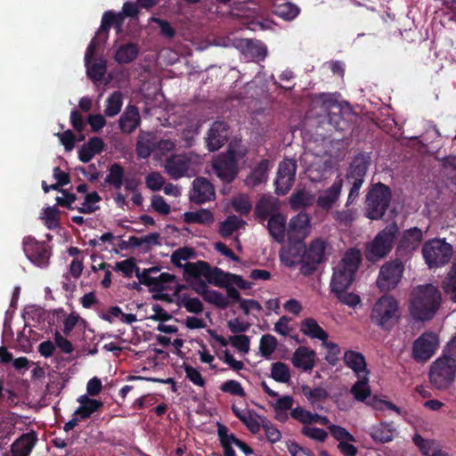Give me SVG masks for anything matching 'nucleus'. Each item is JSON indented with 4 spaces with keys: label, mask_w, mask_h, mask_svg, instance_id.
I'll return each instance as SVG.
<instances>
[{
    "label": "nucleus",
    "mask_w": 456,
    "mask_h": 456,
    "mask_svg": "<svg viewBox=\"0 0 456 456\" xmlns=\"http://www.w3.org/2000/svg\"><path fill=\"white\" fill-rule=\"evenodd\" d=\"M442 294L433 284L415 287L410 297L409 312L417 322H428L434 318L441 306Z\"/></svg>",
    "instance_id": "f257e3e1"
},
{
    "label": "nucleus",
    "mask_w": 456,
    "mask_h": 456,
    "mask_svg": "<svg viewBox=\"0 0 456 456\" xmlns=\"http://www.w3.org/2000/svg\"><path fill=\"white\" fill-rule=\"evenodd\" d=\"M362 256L360 249H347L341 261L334 268L330 290H347L355 279L356 272L362 263Z\"/></svg>",
    "instance_id": "f03ea898"
},
{
    "label": "nucleus",
    "mask_w": 456,
    "mask_h": 456,
    "mask_svg": "<svg viewBox=\"0 0 456 456\" xmlns=\"http://www.w3.org/2000/svg\"><path fill=\"white\" fill-rule=\"evenodd\" d=\"M370 320L383 331H391L401 320L398 300L392 295L381 296L371 308Z\"/></svg>",
    "instance_id": "7ed1b4c3"
},
{
    "label": "nucleus",
    "mask_w": 456,
    "mask_h": 456,
    "mask_svg": "<svg viewBox=\"0 0 456 456\" xmlns=\"http://www.w3.org/2000/svg\"><path fill=\"white\" fill-rule=\"evenodd\" d=\"M400 230L396 223L387 224L366 245L364 256L367 261L375 263L386 257L393 249Z\"/></svg>",
    "instance_id": "20e7f679"
},
{
    "label": "nucleus",
    "mask_w": 456,
    "mask_h": 456,
    "mask_svg": "<svg viewBox=\"0 0 456 456\" xmlns=\"http://www.w3.org/2000/svg\"><path fill=\"white\" fill-rule=\"evenodd\" d=\"M392 198L389 186L379 182L370 185L365 198L366 216L371 220L383 217Z\"/></svg>",
    "instance_id": "39448f33"
},
{
    "label": "nucleus",
    "mask_w": 456,
    "mask_h": 456,
    "mask_svg": "<svg viewBox=\"0 0 456 456\" xmlns=\"http://www.w3.org/2000/svg\"><path fill=\"white\" fill-rule=\"evenodd\" d=\"M231 274L218 267H212L208 262L202 260L189 263L185 266L186 281H191V278L204 277L208 283L223 289L231 283L229 276Z\"/></svg>",
    "instance_id": "423d86ee"
},
{
    "label": "nucleus",
    "mask_w": 456,
    "mask_h": 456,
    "mask_svg": "<svg viewBox=\"0 0 456 456\" xmlns=\"http://www.w3.org/2000/svg\"><path fill=\"white\" fill-rule=\"evenodd\" d=\"M422 255L429 268L442 267L452 259L453 248L445 239L436 238L424 243Z\"/></svg>",
    "instance_id": "0eeeda50"
},
{
    "label": "nucleus",
    "mask_w": 456,
    "mask_h": 456,
    "mask_svg": "<svg viewBox=\"0 0 456 456\" xmlns=\"http://www.w3.org/2000/svg\"><path fill=\"white\" fill-rule=\"evenodd\" d=\"M456 362L441 355L430 366L429 380L439 390L447 389L454 382Z\"/></svg>",
    "instance_id": "6e6552de"
},
{
    "label": "nucleus",
    "mask_w": 456,
    "mask_h": 456,
    "mask_svg": "<svg viewBox=\"0 0 456 456\" xmlns=\"http://www.w3.org/2000/svg\"><path fill=\"white\" fill-rule=\"evenodd\" d=\"M326 241L321 238L313 240L307 247L305 245V262L300 266V273L304 276L312 275L317 270L318 265L326 261Z\"/></svg>",
    "instance_id": "1a4fd4ad"
},
{
    "label": "nucleus",
    "mask_w": 456,
    "mask_h": 456,
    "mask_svg": "<svg viewBox=\"0 0 456 456\" xmlns=\"http://www.w3.org/2000/svg\"><path fill=\"white\" fill-rule=\"evenodd\" d=\"M404 265L401 258L387 262L379 270L377 280L378 287L381 291H389L394 289L400 282Z\"/></svg>",
    "instance_id": "9d476101"
},
{
    "label": "nucleus",
    "mask_w": 456,
    "mask_h": 456,
    "mask_svg": "<svg viewBox=\"0 0 456 456\" xmlns=\"http://www.w3.org/2000/svg\"><path fill=\"white\" fill-rule=\"evenodd\" d=\"M22 245L26 256L35 265L44 268L49 265L51 251L45 241L27 236L23 239Z\"/></svg>",
    "instance_id": "9b49d317"
},
{
    "label": "nucleus",
    "mask_w": 456,
    "mask_h": 456,
    "mask_svg": "<svg viewBox=\"0 0 456 456\" xmlns=\"http://www.w3.org/2000/svg\"><path fill=\"white\" fill-rule=\"evenodd\" d=\"M438 346V336L433 332H425L413 342L412 357L417 362H427L434 355Z\"/></svg>",
    "instance_id": "f8f14e48"
},
{
    "label": "nucleus",
    "mask_w": 456,
    "mask_h": 456,
    "mask_svg": "<svg viewBox=\"0 0 456 456\" xmlns=\"http://www.w3.org/2000/svg\"><path fill=\"white\" fill-rule=\"evenodd\" d=\"M423 240V231L418 227L404 230L397 243L395 254L399 258L409 256L415 251Z\"/></svg>",
    "instance_id": "ddd939ff"
},
{
    "label": "nucleus",
    "mask_w": 456,
    "mask_h": 456,
    "mask_svg": "<svg viewBox=\"0 0 456 456\" xmlns=\"http://www.w3.org/2000/svg\"><path fill=\"white\" fill-rule=\"evenodd\" d=\"M230 155L231 152L220 154L212 165L216 175L224 183H232L239 174V167Z\"/></svg>",
    "instance_id": "4468645a"
},
{
    "label": "nucleus",
    "mask_w": 456,
    "mask_h": 456,
    "mask_svg": "<svg viewBox=\"0 0 456 456\" xmlns=\"http://www.w3.org/2000/svg\"><path fill=\"white\" fill-rule=\"evenodd\" d=\"M229 125L224 121H215L208 131L206 146L213 152L222 148L229 138Z\"/></svg>",
    "instance_id": "2eb2a0df"
},
{
    "label": "nucleus",
    "mask_w": 456,
    "mask_h": 456,
    "mask_svg": "<svg viewBox=\"0 0 456 456\" xmlns=\"http://www.w3.org/2000/svg\"><path fill=\"white\" fill-rule=\"evenodd\" d=\"M213 184L206 177H196L190 191V200L197 204H203L215 199Z\"/></svg>",
    "instance_id": "dca6fc26"
},
{
    "label": "nucleus",
    "mask_w": 456,
    "mask_h": 456,
    "mask_svg": "<svg viewBox=\"0 0 456 456\" xmlns=\"http://www.w3.org/2000/svg\"><path fill=\"white\" fill-rule=\"evenodd\" d=\"M343 180L339 176L336 178L334 183L322 192L316 200V204L323 210H330L334 204L338 200L342 191Z\"/></svg>",
    "instance_id": "f3484780"
},
{
    "label": "nucleus",
    "mask_w": 456,
    "mask_h": 456,
    "mask_svg": "<svg viewBox=\"0 0 456 456\" xmlns=\"http://www.w3.org/2000/svg\"><path fill=\"white\" fill-rule=\"evenodd\" d=\"M281 261L289 268L297 265H303L305 259V244L301 241L289 243L288 248L280 253Z\"/></svg>",
    "instance_id": "a211bd4d"
},
{
    "label": "nucleus",
    "mask_w": 456,
    "mask_h": 456,
    "mask_svg": "<svg viewBox=\"0 0 456 456\" xmlns=\"http://www.w3.org/2000/svg\"><path fill=\"white\" fill-rule=\"evenodd\" d=\"M190 165V159L184 155H173L166 160L165 170L172 179L178 180L186 175Z\"/></svg>",
    "instance_id": "6ab92c4d"
},
{
    "label": "nucleus",
    "mask_w": 456,
    "mask_h": 456,
    "mask_svg": "<svg viewBox=\"0 0 456 456\" xmlns=\"http://www.w3.org/2000/svg\"><path fill=\"white\" fill-rule=\"evenodd\" d=\"M279 209L280 204L277 199L263 196L256 202L254 213L258 223L264 224L272 215L280 212Z\"/></svg>",
    "instance_id": "aec40b11"
},
{
    "label": "nucleus",
    "mask_w": 456,
    "mask_h": 456,
    "mask_svg": "<svg viewBox=\"0 0 456 456\" xmlns=\"http://www.w3.org/2000/svg\"><path fill=\"white\" fill-rule=\"evenodd\" d=\"M370 164V157L366 153L356 155L349 165L346 177L348 181L361 180L364 181L367 170Z\"/></svg>",
    "instance_id": "412c9836"
},
{
    "label": "nucleus",
    "mask_w": 456,
    "mask_h": 456,
    "mask_svg": "<svg viewBox=\"0 0 456 456\" xmlns=\"http://www.w3.org/2000/svg\"><path fill=\"white\" fill-rule=\"evenodd\" d=\"M141 124L139 110L136 106L128 104L118 119V126L122 133L131 134Z\"/></svg>",
    "instance_id": "4be33fe9"
},
{
    "label": "nucleus",
    "mask_w": 456,
    "mask_h": 456,
    "mask_svg": "<svg viewBox=\"0 0 456 456\" xmlns=\"http://www.w3.org/2000/svg\"><path fill=\"white\" fill-rule=\"evenodd\" d=\"M309 226V216L305 212L298 213L289 220L287 230L289 239L303 240L308 233Z\"/></svg>",
    "instance_id": "5701e85b"
},
{
    "label": "nucleus",
    "mask_w": 456,
    "mask_h": 456,
    "mask_svg": "<svg viewBox=\"0 0 456 456\" xmlns=\"http://www.w3.org/2000/svg\"><path fill=\"white\" fill-rule=\"evenodd\" d=\"M315 357L314 350L306 346H299L293 353L291 362L294 367L304 371H310L314 367Z\"/></svg>",
    "instance_id": "b1692460"
},
{
    "label": "nucleus",
    "mask_w": 456,
    "mask_h": 456,
    "mask_svg": "<svg viewBox=\"0 0 456 456\" xmlns=\"http://www.w3.org/2000/svg\"><path fill=\"white\" fill-rule=\"evenodd\" d=\"M345 364L350 368L355 375L361 379L362 376H368L369 370L366 368L364 355L357 351L346 350L343 357Z\"/></svg>",
    "instance_id": "393cba45"
},
{
    "label": "nucleus",
    "mask_w": 456,
    "mask_h": 456,
    "mask_svg": "<svg viewBox=\"0 0 456 456\" xmlns=\"http://www.w3.org/2000/svg\"><path fill=\"white\" fill-rule=\"evenodd\" d=\"M156 150V135L151 132L140 131L135 144V152L139 159H148Z\"/></svg>",
    "instance_id": "a878e982"
},
{
    "label": "nucleus",
    "mask_w": 456,
    "mask_h": 456,
    "mask_svg": "<svg viewBox=\"0 0 456 456\" xmlns=\"http://www.w3.org/2000/svg\"><path fill=\"white\" fill-rule=\"evenodd\" d=\"M37 441V436L35 431L22 434L12 444V456H28Z\"/></svg>",
    "instance_id": "bb28decb"
},
{
    "label": "nucleus",
    "mask_w": 456,
    "mask_h": 456,
    "mask_svg": "<svg viewBox=\"0 0 456 456\" xmlns=\"http://www.w3.org/2000/svg\"><path fill=\"white\" fill-rule=\"evenodd\" d=\"M286 221V216L281 212L272 215V216L267 219L266 228L269 234L279 243L283 242L285 239Z\"/></svg>",
    "instance_id": "cd10ccee"
},
{
    "label": "nucleus",
    "mask_w": 456,
    "mask_h": 456,
    "mask_svg": "<svg viewBox=\"0 0 456 456\" xmlns=\"http://www.w3.org/2000/svg\"><path fill=\"white\" fill-rule=\"evenodd\" d=\"M123 24V15L121 13H116L113 11H107L103 13L102 22L99 30L97 31V37H103V41H106L109 37V31L112 26L117 30H120Z\"/></svg>",
    "instance_id": "c85d7f7f"
},
{
    "label": "nucleus",
    "mask_w": 456,
    "mask_h": 456,
    "mask_svg": "<svg viewBox=\"0 0 456 456\" xmlns=\"http://www.w3.org/2000/svg\"><path fill=\"white\" fill-rule=\"evenodd\" d=\"M270 161L262 159L248 174L245 179V184L248 187L255 188L267 180V172L269 170Z\"/></svg>",
    "instance_id": "c756f323"
},
{
    "label": "nucleus",
    "mask_w": 456,
    "mask_h": 456,
    "mask_svg": "<svg viewBox=\"0 0 456 456\" xmlns=\"http://www.w3.org/2000/svg\"><path fill=\"white\" fill-rule=\"evenodd\" d=\"M217 436L221 447L223 448L224 456H236V452L232 448L234 442L231 438H236V436L230 433L229 428L222 424L217 423Z\"/></svg>",
    "instance_id": "7c9ffc66"
},
{
    "label": "nucleus",
    "mask_w": 456,
    "mask_h": 456,
    "mask_svg": "<svg viewBox=\"0 0 456 456\" xmlns=\"http://www.w3.org/2000/svg\"><path fill=\"white\" fill-rule=\"evenodd\" d=\"M300 330L305 336L324 341L328 338V333L318 324L314 318H305L301 322Z\"/></svg>",
    "instance_id": "2f4dec72"
},
{
    "label": "nucleus",
    "mask_w": 456,
    "mask_h": 456,
    "mask_svg": "<svg viewBox=\"0 0 456 456\" xmlns=\"http://www.w3.org/2000/svg\"><path fill=\"white\" fill-rule=\"evenodd\" d=\"M138 52L136 44H124L116 51L114 59L119 64L130 63L137 58Z\"/></svg>",
    "instance_id": "473e14b6"
},
{
    "label": "nucleus",
    "mask_w": 456,
    "mask_h": 456,
    "mask_svg": "<svg viewBox=\"0 0 456 456\" xmlns=\"http://www.w3.org/2000/svg\"><path fill=\"white\" fill-rule=\"evenodd\" d=\"M109 173L104 179V183L119 190L125 178V168L119 163H113L108 169Z\"/></svg>",
    "instance_id": "72a5a7b5"
},
{
    "label": "nucleus",
    "mask_w": 456,
    "mask_h": 456,
    "mask_svg": "<svg viewBox=\"0 0 456 456\" xmlns=\"http://www.w3.org/2000/svg\"><path fill=\"white\" fill-rule=\"evenodd\" d=\"M300 12V9L297 5L287 2L281 4L273 5V13L277 17L281 18L284 20L290 21L297 18Z\"/></svg>",
    "instance_id": "f704fd0d"
},
{
    "label": "nucleus",
    "mask_w": 456,
    "mask_h": 456,
    "mask_svg": "<svg viewBox=\"0 0 456 456\" xmlns=\"http://www.w3.org/2000/svg\"><path fill=\"white\" fill-rule=\"evenodd\" d=\"M183 221L186 224H210L214 221L213 214L206 208H201L199 211H189L183 214Z\"/></svg>",
    "instance_id": "c9c22d12"
},
{
    "label": "nucleus",
    "mask_w": 456,
    "mask_h": 456,
    "mask_svg": "<svg viewBox=\"0 0 456 456\" xmlns=\"http://www.w3.org/2000/svg\"><path fill=\"white\" fill-rule=\"evenodd\" d=\"M85 64L86 75L93 82L96 83L102 80L107 70V62L104 59H99L94 62L89 61Z\"/></svg>",
    "instance_id": "e433bc0d"
},
{
    "label": "nucleus",
    "mask_w": 456,
    "mask_h": 456,
    "mask_svg": "<svg viewBox=\"0 0 456 456\" xmlns=\"http://www.w3.org/2000/svg\"><path fill=\"white\" fill-rule=\"evenodd\" d=\"M394 432L395 429L390 425L379 423L378 426L372 427L370 435L376 442L385 444L393 440Z\"/></svg>",
    "instance_id": "4c0bfd02"
},
{
    "label": "nucleus",
    "mask_w": 456,
    "mask_h": 456,
    "mask_svg": "<svg viewBox=\"0 0 456 456\" xmlns=\"http://www.w3.org/2000/svg\"><path fill=\"white\" fill-rule=\"evenodd\" d=\"M53 315L57 319L61 317H65L63 321V333L66 336L70 335V333L72 332V330H74V328L80 320V316L76 312H72L66 316V313L63 308H58L53 310Z\"/></svg>",
    "instance_id": "58836bf2"
},
{
    "label": "nucleus",
    "mask_w": 456,
    "mask_h": 456,
    "mask_svg": "<svg viewBox=\"0 0 456 456\" xmlns=\"http://www.w3.org/2000/svg\"><path fill=\"white\" fill-rule=\"evenodd\" d=\"M195 251L191 248L183 247L175 250L171 255V263L178 267L183 269V278L185 279V266L190 263L182 264V261H187L193 257Z\"/></svg>",
    "instance_id": "ea45409f"
},
{
    "label": "nucleus",
    "mask_w": 456,
    "mask_h": 456,
    "mask_svg": "<svg viewBox=\"0 0 456 456\" xmlns=\"http://www.w3.org/2000/svg\"><path fill=\"white\" fill-rule=\"evenodd\" d=\"M123 105V94L120 91L113 92L106 100L104 114L107 117L118 115Z\"/></svg>",
    "instance_id": "a19ab883"
},
{
    "label": "nucleus",
    "mask_w": 456,
    "mask_h": 456,
    "mask_svg": "<svg viewBox=\"0 0 456 456\" xmlns=\"http://www.w3.org/2000/svg\"><path fill=\"white\" fill-rule=\"evenodd\" d=\"M442 288L447 295H450V298L456 303V262L452 264L443 280Z\"/></svg>",
    "instance_id": "79ce46f5"
},
{
    "label": "nucleus",
    "mask_w": 456,
    "mask_h": 456,
    "mask_svg": "<svg viewBox=\"0 0 456 456\" xmlns=\"http://www.w3.org/2000/svg\"><path fill=\"white\" fill-rule=\"evenodd\" d=\"M368 376H362L351 387V394L359 402H364L370 395Z\"/></svg>",
    "instance_id": "37998d69"
},
{
    "label": "nucleus",
    "mask_w": 456,
    "mask_h": 456,
    "mask_svg": "<svg viewBox=\"0 0 456 456\" xmlns=\"http://www.w3.org/2000/svg\"><path fill=\"white\" fill-rule=\"evenodd\" d=\"M302 393L313 405L316 403L324 402L329 397L328 391L321 387L311 388L309 386L305 385L302 387Z\"/></svg>",
    "instance_id": "c03bdc74"
},
{
    "label": "nucleus",
    "mask_w": 456,
    "mask_h": 456,
    "mask_svg": "<svg viewBox=\"0 0 456 456\" xmlns=\"http://www.w3.org/2000/svg\"><path fill=\"white\" fill-rule=\"evenodd\" d=\"M101 200L102 197L97 191L87 193L81 207L77 208V210L80 214H92L100 209V206L97 203Z\"/></svg>",
    "instance_id": "a18cd8bd"
},
{
    "label": "nucleus",
    "mask_w": 456,
    "mask_h": 456,
    "mask_svg": "<svg viewBox=\"0 0 456 456\" xmlns=\"http://www.w3.org/2000/svg\"><path fill=\"white\" fill-rule=\"evenodd\" d=\"M176 304L179 306H183L187 312L199 314L203 312V304L198 297H190L187 295L179 297Z\"/></svg>",
    "instance_id": "49530a36"
},
{
    "label": "nucleus",
    "mask_w": 456,
    "mask_h": 456,
    "mask_svg": "<svg viewBox=\"0 0 456 456\" xmlns=\"http://www.w3.org/2000/svg\"><path fill=\"white\" fill-rule=\"evenodd\" d=\"M271 377L277 382L287 383L290 379V372L288 365L282 362L272 364Z\"/></svg>",
    "instance_id": "de8ad7c7"
},
{
    "label": "nucleus",
    "mask_w": 456,
    "mask_h": 456,
    "mask_svg": "<svg viewBox=\"0 0 456 456\" xmlns=\"http://www.w3.org/2000/svg\"><path fill=\"white\" fill-rule=\"evenodd\" d=\"M242 220L236 216H229L224 222L220 224L219 234L223 238L230 237L235 231L240 228Z\"/></svg>",
    "instance_id": "09e8293b"
},
{
    "label": "nucleus",
    "mask_w": 456,
    "mask_h": 456,
    "mask_svg": "<svg viewBox=\"0 0 456 456\" xmlns=\"http://www.w3.org/2000/svg\"><path fill=\"white\" fill-rule=\"evenodd\" d=\"M311 201L310 194L305 191H298L293 193L289 199L290 207L296 210L310 206Z\"/></svg>",
    "instance_id": "8fccbe9b"
},
{
    "label": "nucleus",
    "mask_w": 456,
    "mask_h": 456,
    "mask_svg": "<svg viewBox=\"0 0 456 456\" xmlns=\"http://www.w3.org/2000/svg\"><path fill=\"white\" fill-rule=\"evenodd\" d=\"M277 339L274 336L270 334L263 335L260 339L259 350L261 354L268 358L276 349Z\"/></svg>",
    "instance_id": "3c124183"
},
{
    "label": "nucleus",
    "mask_w": 456,
    "mask_h": 456,
    "mask_svg": "<svg viewBox=\"0 0 456 456\" xmlns=\"http://www.w3.org/2000/svg\"><path fill=\"white\" fill-rule=\"evenodd\" d=\"M203 299L220 309H226L229 306V300L227 297L216 290L209 289V291L204 295Z\"/></svg>",
    "instance_id": "603ef678"
},
{
    "label": "nucleus",
    "mask_w": 456,
    "mask_h": 456,
    "mask_svg": "<svg viewBox=\"0 0 456 456\" xmlns=\"http://www.w3.org/2000/svg\"><path fill=\"white\" fill-rule=\"evenodd\" d=\"M103 403L102 401L92 402L86 405H80L74 412L81 420L88 419L91 415L102 408Z\"/></svg>",
    "instance_id": "864d4df0"
},
{
    "label": "nucleus",
    "mask_w": 456,
    "mask_h": 456,
    "mask_svg": "<svg viewBox=\"0 0 456 456\" xmlns=\"http://www.w3.org/2000/svg\"><path fill=\"white\" fill-rule=\"evenodd\" d=\"M295 182V176L276 175L274 185L275 192L278 195H285L292 188Z\"/></svg>",
    "instance_id": "5fc2aeb1"
},
{
    "label": "nucleus",
    "mask_w": 456,
    "mask_h": 456,
    "mask_svg": "<svg viewBox=\"0 0 456 456\" xmlns=\"http://www.w3.org/2000/svg\"><path fill=\"white\" fill-rule=\"evenodd\" d=\"M139 267L135 265L134 258H128L123 261L117 262L114 270L121 272L126 278H132L134 273H136V270Z\"/></svg>",
    "instance_id": "6e6d98bb"
},
{
    "label": "nucleus",
    "mask_w": 456,
    "mask_h": 456,
    "mask_svg": "<svg viewBox=\"0 0 456 456\" xmlns=\"http://www.w3.org/2000/svg\"><path fill=\"white\" fill-rule=\"evenodd\" d=\"M328 428L330 435L339 443L340 441L355 442V437L341 426L330 424Z\"/></svg>",
    "instance_id": "4d7b16f0"
},
{
    "label": "nucleus",
    "mask_w": 456,
    "mask_h": 456,
    "mask_svg": "<svg viewBox=\"0 0 456 456\" xmlns=\"http://www.w3.org/2000/svg\"><path fill=\"white\" fill-rule=\"evenodd\" d=\"M231 345L243 354L248 353L250 349V339L248 336L239 334L230 337Z\"/></svg>",
    "instance_id": "13d9d810"
},
{
    "label": "nucleus",
    "mask_w": 456,
    "mask_h": 456,
    "mask_svg": "<svg viewBox=\"0 0 456 456\" xmlns=\"http://www.w3.org/2000/svg\"><path fill=\"white\" fill-rule=\"evenodd\" d=\"M221 391L228 393L232 395L244 397L246 393L240 383L234 379H229L224 382L220 387Z\"/></svg>",
    "instance_id": "bf43d9fd"
},
{
    "label": "nucleus",
    "mask_w": 456,
    "mask_h": 456,
    "mask_svg": "<svg viewBox=\"0 0 456 456\" xmlns=\"http://www.w3.org/2000/svg\"><path fill=\"white\" fill-rule=\"evenodd\" d=\"M301 433L303 436L311 438L314 441H317L319 443L325 442L328 437V433L324 429L320 428L305 426L302 428Z\"/></svg>",
    "instance_id": "052dcab7"
},
{
    "label": "nucleus",
    "mask_w": 456,
    "mask_h": 456,
    "mask_svg": "<svg viewBox=\"0 0 456 456\" xmlns=\"http://www.w3.org/2000/svg\"><path fill=\"white\" fill-rule=\"evenodd\" d=\"M331 292L336 295L342 304L350 307H355L361 302L360 297L354 293H349L346 290H331Z\"/></svg>",
    "instance_id": "680f3d73"
},
{
    "label": "nucleus",
    "mask_w": 456,
    "mask_h": 456,
    "mask_svg": "<svg viewBox=\"0 0 456 456\" xmlns=\"http://www.w3.org/2000/svg\"><path fill=\"white\" fill-rule=\"evenodd\" d=\"M297 162L292 159H284L280 164L277 175L281 176H296Z\"/></svg>",
    "instance_id": "e2e57ef3"
},
{
    "label": "nucleus",
    "mask_w": 456,
    "mask_h": 456,
    "mask_svg": "<svg viewBox=\"0 0 456 456\" xmlns=\"http://www.w3.org/2000/svg\"><path fill=\"white\" fill-rule=\"evenodd\" d=\"M154 288H151V292H161L167 289V283H171L175 281L176 277L174 274L168 273H162L158 277H155Z\"/></svg>",
    "instance_id": "0e129e2a"
},
{
    "label": "nucleus",
    "mask_w": 456,
    "mask_h": 456,
    "mask_svg": "<svg viewBox=\"0 0 456 456\" xmlns=\"http://www.w3.org/2000/svg\"><path fill=\"white\" fill-rule=\"evenodd\" d=\"M322 345L327 348L328 353L325 356V360L332 366L336 365L338 362V354H340V347L338 344L324 340Z\"/></svg>",
    "instance_id": "69168bd1"
},
{
    "label": "nucleus",
    "mask_w": 456,
    "mask_h": 456,
    "mask_svg": "<svg viewBox=\"0 0 456 456\" xmlns=\"http://www.w3.org/2000/svg\"><path fill=\"white\" fill-rule=\"evenodd\" d=\"M183 370L185 371L186 379H188L191 383L201 387L205 386L206 381L201 373L196 368L189 364H184Z\"/></svg>",
    "instance_id": "338daca9"
},
{
    "label": "nucleus",
    "mask_w": 456,
    "mask_h": 456,
    "mask_svg": "<svg viewBox=\"0 0 456 456\" xmlns=\"http://www.w3.org/2000/svg\"><path fill=\"white\" fill-rule=\"evenodd\" d=\"M146 185L151 191H159L164 183L165 179L159 172H151L146 176Z\"/></svg>",
    "instance_id": "774afa93"
}]
</instances>
